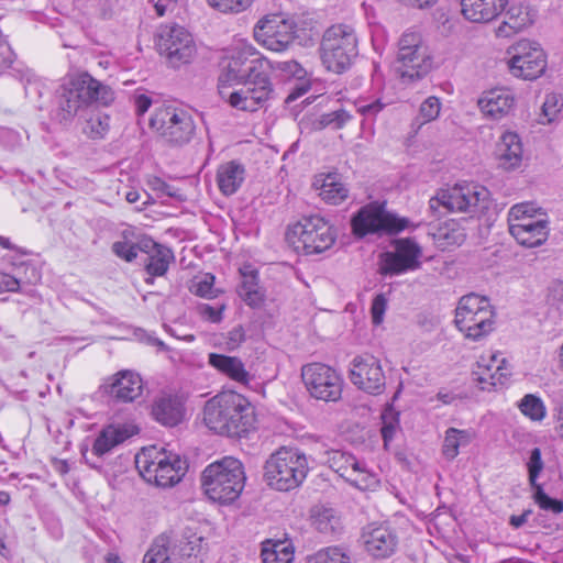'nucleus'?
Returning <instances> with one entry per match:
<instances>
[{"label":"nucleus","mask_w":563,"mask_h":563,"mask_svg":"<svg viewBox=\"0 0 563 563\" xmlns=\"http://www.w3.org/2000/svg\"><path fill=\"white\" fill-rule=\"evenodd\" d=\"M251 56L247 58L245 53L233 56L219 75L218 88L231 107L254 112L267 106L275 89L269 60L255 52Z\"/></svg>","instance_id":"nucleus-1"},{"label":"nucleus","mask_w":563,"mask_h":563,"mask_svg":"<svg viewBox=\"0 0 563 563\" xmlns=\"http://www.w3.org/2000/svg\"><path fill=\"white\" fill-rule=\"evenodd\" d=\"M205 424L216 433L242 437L254 424V411L242 395L229 391L209 399L203 407Z\"/></svg>","instance_id":"nucleus-2"},{"label":"nucleus","mask_w":563,"mask_h":563,"mask_svg":"<svg viewBox=\"0 0 563 563\" xmlns=\"http://www.w3.org/2000/svg\"><path fill=\"white\" fill-rule=\"evenodd\" d=\"M114 100L113 90L91 77L88 73L78 74L64 84L58 92L54 119L63 125L69 124L77 113L90 103L108 106Z\"/></svg>","instance_id":"nucleus-3"},{"label":"nucleus","mask_w":563,"mask_h":563,"mask_svg":"<svg viewBox=\"0 0 563 563\" xmlns=\"http://www.w3.org/2000/svg\"><path fill=\"white\" fill-rule=\"evenodd\" d=\"M245 479L241 461L232 456H224L203 470L201 487L210 500L228 505L240 497Z\"/></svg>","instance_id":"nucleus-4"},{"label":"nucleus","mask_w":563,"mask_h":563,"mask_svg":"<svg viewBox=\"0 0 563 563\" xmlns=\"http://www.w3.org/2000/svg\"><path fill=\"white\" fill-rule=\"evenodd\" d=\"M309 472L308 459L297 448L282 446L264 464V481L279 492L299 487Z\"/></svg>","instance_id":"nucleus-5"},{"label":"nucleus","mask_w":563,"mask_h":563,"mask_svg":"<svg viewBox=\"0 0 563 563\" xmlns=\"http://www.w3.org/2000/svg\"><path fill=\"white\" fill-rule=\"evenodd\" d=\"M489 206L490 192L478 184H457L441 190L429 201L430 210L438 217L442 216L441 208L448 212H464L476 217L485 213Z\"/></svg>","instance_id":"nucleus-6"},{"label":"nucleus","mask_w":563,"mask_h":563,"mask_svg":"<svg viewBox=\"0 0 563 563\" xmlns=\"http://www.w3.org/2000/svg\"><path fill=\"white\" fill-rule=\"evenodd\" d=\"M135 465L140 475L157 487H172L186 473L187 463L177 454H167L155 446L143 449L135 456Z\"/></svg>","instance_id":"nucleus-7"},{"label":"nucleus","mask_w":563,"mask_h":563,"mask_svg":"<svg viewBox=\"0 0 563 563\" xmlns=\"http://www.w3.org/2000/svg\"><path fill=\"white\" fill-rule=\"evenodd\" d=\"M320 57L324 67L335 74L350 68L358 54L357 37L350 25L335 24L328 27L321 38Z\"/></svg>","instance_id":"nucleus-8"},{"label":"nucleus","mask_w":563,"mask_h":563,"mask_svg":"<svg viewBox=\"0 0 563 563\" xmlns=\"http://www.w3.org/2000/svg\"><path fill=\"white\" fill-rule=\"evenodd\" d=\"M495 316L487 297L471 292L460 299L454 322L466 339L479 341L494 330Z\"/></svg>","instance_id":"nucleus-9"},{"label":"nucleus","mask_w":563,"mask_h":563,"mask_svg":"<svg viewBox=\"0 0 563 563\" xmlns=\"http://www.w3.org/2000/svg\"><path fill=\"white\" fill-rule=\"evenodd\" d=\"M432 68V57L419 33L406 31L398 41L395 71L402 84L422 79Z\"/></svg>","instance_id":"nucleus-10"},{"label":"nucleus","mask_w":563,"mask_h":563,"mask_svg":"<svg viewBox=\"0 0 563 563\" xmlns=\"http://www.w3.org/2000/svg\"><path fill=\"white\" fill-rule=\"evenodd\" d=\"M411 221L386 210V202L373 201L363 206L351 219L352 232L356 238L368 234L393 236L408 229Z\"/></svg>","instance_id":"nucleus-11"},{"label":"nucleus","mask_w":563,"mask_h":563,"mask_svg":"<svg viewBox=\"0 0 563 563\" xmlns=\"http://www.w3.org/2000/svg\"><path fill=\"white\" fill-rule=\"evenodd\" d=\"M150 128L165 142L179 146L190 142L196 131L192 115L174 106L155 109L150 118Z\"/></svg>","instance_id":"nucleus-12"},{"label":"nucleus","mask_w":563,"mask_h":563,"mask_svg":"<svg viewBox=\"0 0 563 563\" xmlns=\"http://www.w3.org/2000/svg\"><path fill=\"white\" fill-rule=\"evenodd\" d=\"M156 46L173 67H179L191 60L196 46L191 34L181 25L172 23L159 26Z\"/></svg>","instance_id":"nucleus-13"},{"label":"nucleus","mask_w":563,"mask_h":563,"mask_svg":"<svg viewBox=\"0 0 563 563\" xmlns=\"http://www.w3.org/2000/svg\"><path fill=\"white\" fill-rule=\"evenodd\" d=\"M301 378L311 397L323 401L341 398L343 379L331 366L317 362L303 365Z\"/></svg>","instance_id":"nucleus-14"},{"label":"nucleus","mask_w":563,"mask_h":563,"mask_svg":"<svg viewBox=\"0 0 563 563\" xmlns=\"http://www.w3.org/2000/svg\"><path fill=\"white\" fill-rule=\"evenodd\" d=\"M514 55L508 62L511 74L525 80L540 77L547 68L543 49L534 42L519 41L514 47Z\"/></svg>","instance_id":"nucleus-15"},{"label":"nucleus","mask_w":563,"mask_h":563,"mask_svg":"<svg viewBox=\"0 0 563 563\" xmlns=\"http://www.w3.org/2000/svg\"><path fill=\"white\" fill-rule=\"evenodd\" d=\"M322 462L358 489H368L376 484L375 476L367 471L365 464L347 452L325 450Z\"/></svg>","instance_id":"nucleus-16"},{"label":"nucleus","mask_w":563,"mask_h":563,"mask_svg":"<svg viewBox=\"0 0 563 563\" xmlns=\"http://www.w3.org/2000/svg\"><path fill=\"white\" fill-rule=\"evenodd\" d=\"M295 33V23L279 15L265 16L254 30L257 42L274 52L286 51L292 44Z\"/></svg>","instance_id":"nucleus-17"},{"label":"nucleus","mask_w":563,"mask_h":563,"mask_svg":"<svg viewBox=\"0 0 563 563\" xmlns=\"http://www.w3.org/2000/svg\"><path fill=\"white\" fill-rule=\"evenodd\" d=\"M362 541L366 553L375 560L393 556L399 544V536L388 522H372L362 530Z\"/></svg>","instance_id":"nucleus-18"},{"label":"nucleus","mask_w":563,"mask_h":563,"mask_svg":"<svg viewBox=\"0 0 563 563\" xmlns=\"http://www.w3.org/2000/svg\"><path fill=\"white\" fill-rule=\"evenodd\" d=\"M350 379L358 389L371 395H380L386 386V377L379 360L369 354L353 358Z\"/></svg>","instance_id":"nucleus-19"},{"label":"nucleus","mask_w":563,"mask_h":563,"mask_svg":"<svg viewBox=\"0 0 563 563\" xmlns=\"http://www.w3.org/2000/svg\"><path fill=\"white\" fill-rule=\"evenodd\" d=\"M434 255H423L422 249H395L379 255V274L384 276L400 275L416 271L421 266V260L430 261Z\"/></svg>","instance_id":"nucleus-20"},{"label":"nucleus","mask_w":563,"mask_h":563,"mask_svg":"<svg viewBox=\"0 0 563 563\" xmlns=\"http://www.w3.org/2000/svg\"><path fill=\"white\" fill-rule=\"evenodd\" d=\"M103 391L120 402H133L143 394L141 376L130 369H122L110 376L102 385Z\"/></svg>","instance_id":"nucleus-21"},{"label":"nucleus","mask_w":563,"mask_h":563,"mask_svg":"<svg viewBox=\"0 0 563 563\" xmlns=\"http://www.w3.org/2000/svg\"><path fill=\"white\" fill-rule=\"evenodd\" d=\"M137 433V428L129 423H111L103 427L93 440L91 455L103 457L115 446Z\"/></svg>","instance_id":"nucleus-22"},{"label":"nucleus","mask_w":563,"mask_h":563,"mask_svg":"<svg viewBox=\"0 0 563 563\" xmlns=\"http://www.w3.org/2000/svg\"><path fill=\"white\" fill-rule=\"evenodd\" d=\"M477 104L484 117L501 120L512 111L515 96L507 88H495L483 92Z\"/></svg>","instance_id":"nucleus-23"},{"label":"nucleus","mask_w":563,"mask_h":563,"mask_svg":"<svg viewBox=\"0 0 563 563\" xmlns=\"http://www.w3.org/2000/svg\"><path fill=\"white\" fill-rule=\"evenodd\" d=\"M509 232L521 246H541L549 235L548 218H525L522 223L511 222Z\"/></svg>","instance_id":"nucleus-24"},{"label":"nucleus","mask_w":563,"mask_h":563,"mask_svg":"<svg viewBox=\"0 0 563 563\" xmlns=\"http://www.w3.org/2000/svg\"><path fill=\"white\" fill-rule=\"evenodd\" d=\"M241 282L238 294L241 299L251 308L263 306L266 295L265 289L260 284L258 269L251 263H244L239 267Z\"/></svg>","instance_id":"nucleus-25"},{"label":"nucleus","mask_w":563,"mask_h":563,"mask_svg":"<svg viewBox=\"0 0 563 563\" xmlns=\"http://www.w3.org/2000/svg\"><path fill=\"white\" fill-rule=\"evenodd\" d=\"M534 21V13L527 3H514L505 12L504 21L495 29L497 37H511L530 26Z\"/></svg>","instance_id":"nucleus-26"},{"label":"nucleus","mask_w":563,"mask_h":563,"mask_svg":"<svg viewBox=\"0 0 563 563\" xmlns=\"http://www.w3.org/2000/svg\"><path fill=\"white\" fill-rule=\"evenodd\" d=\"M508 0H462V14L471 22L488 23L506 8Z\"/></svg>","instance_id":"nucleus-27"},{"label":"nucleus","mask_w":563,"mask_h":563,"mask_svg":"<svg viewBox=\"0 0 563 563\" xmlns=\"http://www.w3.org/2000/svg\"><path fill=\"white\" fill-rule=\"evenodd\" d=\"M152 415L161 424L175 427L183 421L185 407L178 396L163 395L154 401Z\"/></svg>","instance_id":"nucleus-28"},{"label":"nucleus","mask_w":563,"mask_h":563,"mask_svg":"<svg viewBox=\"0 0 563 563\" xmlns=\"http://www.w3.org/2000/svg\"><path fill=\"white\" fill-rule=\"evenodd\" d=\"M203 553V538L196 533L186 532L173 541L172 554L180 563H202Z\"/></svg>","instance_id":"nucleus-29"},{"label":"nucleus","mask_w":563,"mask_h":563,"mask_svg":"<svg viewBox=\"0 0 563 563\" xmlns=\"http://www.w3.org/2000/svg\"><path fill=\"white\" fill-rule=\"evenodd\" d=\"M496 155L499 166L506 170L517 168L522 159V145L518 134L506 132L497 144Z\"/></svg>","instance_id":"nucleus-30"},{"label":"nucleus","mask_w":563,"mask_h":563,"mask_svg":"<svg viewBox=\"0 0 563 563\" xmlns=\"http://www.w3.org/2000/svg\"><path fill=\"white\" fill-rule=\"evenodd\" d=\"M245 179L244 166L236 162L230 161L221 164L217 169V184L219 190L224 196L235 194Z\"/></svg>","instance_id":"nucleus-31"},{"label":"nucleus","mask_w":563,"mask_h":563,"mask_svg":"<svg viewBox=\"0 0 563 563\" xmlns=\"http://www.w3.org/2000/svg\"><path fill=\"white\" fill-rule=\"evenodd\" d=\"M209 364L236 383L247 385L251 379L249 372L239 357L210 353Z\"/></svg>","instance_id":"nucleus-32"},{"label":"nucleus","mask_w":563,"mask_h":563,"mask_svg":"<svg viewBox=\"0 0 563 563\" xmlns=\"http://www.w3.org/2000/svg\"><path fill=\"white\" fill-rule=\"evenodd\" d=\"M505 358H499L498 355L494 354L489 360L481 357L477 363V371L474 374L477 376V380L482 384H488L490 386L504 385L507 379L508 372L504 367Z\"/></svg>","instance_id":"nucleus-33"},{"label":"nucleus","mask_w":563,"mask_h":563,"mask_svg":"<svg viewBox=\"0 0 563 563\" xmlns=\"http://www.w3.org/2000/svg\"><path fill=\"white\" fill-rule=\"evenodd\" d=\"M474 438L475 432L472 429L449 428L442 444L443 456L449 461L454 460L460 453V448L467 446Z\"/></svg>","instance_id":"nucleus-34"},{"label":"nucleus","mask_w":563,"mask_h":563,"mask_svg":"<svg viewBox=\"0 0 563 563\" xmlns=\"http://www.w3.org/2000/svg\"><path fill=\"white\" fill-rule=\"evenodd\" d=\"M313 527L322 534L335 537L342 531L341 518L332 508L316 507L311 514Z\"/></svg>","instance_id":"nucleus-35"},{"label":"nucleus","mask_w":563,"mask_h":563,"mask_svg":"<svg viewBox=\"0 0 563 563\" xmlns=\"http://www.w3.org/2000/svg\"><path fill=\"white\" fill-rule=\"evenodd\" d=\"M261 556L263 563H291L294 551L287 542L267 541L263 544Z\"/></svg>","instance_id":"nucleus-36"},{"label":"nucleus","mask_w":563,"mask_h":563,"mask_svg":"<svg viewBox=\"0 0 563 563\" xmlns=\"http://www.w3.org/2000/svg\"><path fill=\"white\" fill-rule=\"evenodd\" d=\"M308 225H310L312 240H316L313 246H320V244H323V246H332L335 243V229L323 218L319 216L309 217Z\"/></svg>","instance_id":"nucleus-37"},{"label":"nucleus","mask_w":563,"mask_h":563,"mask_svg":"<svg viewBox=\"0 0 563 563\" xmlns=\"http://www.w3.org/2000/svg\"><path fill=\"white\" fill-rule=\"evenodd\" d=\"M146 254L145 267L152 276H163L174 260L172 249H150Z\"/></svg>","instance_id":"nucleus-38"},{"label":"nucleus","mask_w":563,"mask_h":563,"mask_svg":"<svg viewBox=\"0 0 563 563\" xmlns=\"http://www.w3.org/2000/svg\"><path fill=\"white\" fill-rule=\"evenodd\" d=\"M121 240L114 242L112 246H162L147 236L143 229L123 224L120 229Z\"/></svg>","instance_id":"nucleus-39"},{"label":"nucleus","mask_w":563,"mask_h":563,"mask_svg":"<svg viewBox=\"0 0 563 563\" xmlns=\"http://www.w3.org/2000/svg\"><path fill=\"white\" fill-rule=\"evenodd\" d=\"M311 236L308 218H305L294 224H289L285 233V239L289 246H295L299 243L302 244V246H313L316 240H312Z\"/></svg>","instance_id":"nucleus-40"},{"label":"nucleus","mask_w":563,"mask_h":563,"mask_svg":"<svg viewBox=\"0 0 563 563\" xmlns=\"http://www.w3.org/2000/svg\"><path fill=\"white\" fill-rule=\"evenodd\" d=\"M319 195L324 201L338 205L347 197V189L336 180L335 176L328 175L323 180Z\"/></svg>","instance_id":"nucleus-41"},{"label":"nucleus","mask_w":563,"mask_h":563,"mask_svg":"<svg viewBox=\"0 0 563 563\" xmlns=\"http://www.w3.org/2000/svg\"><path fill=\"white\" fill-rule=\"evenodd\" d=\"M172 540L167 534L157 537L148 551L145 553L143 563H170L168 547Z\"/></svg>","instance_id":"nucleus-42"},{"label":"nucleus","mask_w":563,"mask_h":563,"mask_svg":"<svg viewBox=\"0 0 563 563\" xmlns=\"http://www.w3.org/2000/svg\"><path fill=\"white\" fill-rule=\"evenodd\" d=\"M110 126L109 115L101 112H92L84 126V133L92 140L102 139Z\"/></svg>","instance_id":"nucleus-43"},{"label":"nucleus","mask_w":563,"mask_h":563,"mask_svg":"<svg viewBox=\"0 0 563 563\" xmlns=\"http://www.w3.org/2000/svg\"><path fill=\"white\" fill-rule=\"evenodd\" d=\"M520 411L532 421H541L545 417L547 410L541 398L528 394L519 402Z\"/></svg>","instance_id":"nucleus-44"},{"label":"nucleus","mask_w":563,"mask_h":563,"mask_svg":"<svg viewBox=\"0 0 563 563\" xmlns=\"http://www.w3.org/2000/svg\"><path fill=\"white\" fill-rule=\"evenodd\" d=\"M509 224L511 222L522 223L525 218L534 219L537 214L547 218V213L542 212L540 207H537L533 202H521L514 205L509 210Z\"/></svg>","instance_id":"nucleus-45"},{"label":"nucleus","mask_w":563,"mask_h":563,"mask_svg":"<svg viewBox=\"0 0 563 563\" xmlns=\"http://www.w3.org/2000/svg\"><path fill=\"white\" fill-rule=\"evenodd\" d=\"M208 5L224 14H238L251 8L254 0H206Z\"/></svg>","instance_id":"nucleus-46"},{"label":"nucleus","mask_w":563,"mask_h":563,"mask_svg":"<svg viewBox=\"0 0 563 563\" xmlns=\"http://www.w3.org/2000/svg\"><path fill=\"white\" fill-rule=\"evenodd\" d=\"M351 115L343 109L321 114L313 123L314 128L322 130L324 128L341 129Z\"/></svg>","instance_id":"nucleus-47"},{"label":"nucleus","mask_w":563,"mask_h":563,"mask_svg":"<svg viewBox=\"0 0 563 563\" xmlns=\"http://www.w3.org/2000/svg\"><path fill=\"white\" fill-rule=\"evenodd\" d=\"M441 110L440 99L437 97L427 98L420 106L419 114L416 118V121L419 123V126L435 120Z\"/></svg>","instance_id":"nucleus-48"},{"label":"nucleus","mask_w":563,"mask_h":563,"mask_svg":"<svg viewBox=\"0 0 563 563\" xmlns=\"http://www.w3.org/2000/svg\"><path fill=\"white\" fill-rule=\"evenodd\" d=\"M316 563H352L351 556L342 548L329 547L314 555Z\"/></svg>","instance_id":"nucleus-49"},{"label":"nucleus","mask_w":563,"mask_h":563,"mask_svg":"<svg viewBox=\"0 0 563 563\" xmlns=\"http://www.w3.org/2000/svg\"><path fill=\"white\" fill-rule=\"evenodd\" d=\"M527 468L530 485L532 487L538 486L539 484L537 481L544 468L541 450L539 448H533L530 451L529 459L527 461Z\"/></svg>","instance_id":"nucleus-50"},{"label":"nucleus","mask_w":563,"mask_h":563,"mask_svg":"<svg viewBox=\"0 0 563 563\" xmlns=\"http://www.w3.org/2000/svg\"><path fill=\"white\" fill-rule=\"evenodd\" d=\"M534 489V501L539 505L541 509L552 511L553 514H561L563 512V501L559 499H553L550 496H548L542 486L538 485L532 487Z\"/></svg>","instance_id":"nucleus-51"},{"label":"nucleus","mask_w":563,"mask_h":563,"mask_svg":"<svg viewBox=\"0 0 563 563\" xmlns=\"http://www.w3.org/2000/svg\"><path fill=\"white\" fill-rule=\"evenodd\" d=\"M382 419H383L382 437L384 439L385 444H387V442L393 440V438L396 433V430L398 427V418H397V415L393 410H386L382 415Z\"/></svg>","instance_id":"nucleus-52"},{"label":"nucleus","mask_w":563,"mask_h":563,"mask_svg":"<svg viewBox=\"0 0 563 563\" xmlns=\"http://www.w3.org/2000/svg\"><path fill=\"white\" fill-rule=\"evenodd\" d=\"M387 308V299L385 295H376L372 301L371 313L374 324H380Z\"/></svg>","instance_id":"nucleus-53"},{"label":"nucleus","mask_w":563,"mask_h":563,"mask_svg":"<svg viewBox=\"0 0 563 563\" xmlns=\"http://www.w3.org/2000/svg\"><path fill=\"white\" fill-rule=\"evenodd\" d=\"M200 316L213 323L220 322L222 320V312L224 310V305L219 307H213L208 303L200 305L198 307Z\"/></svg>","instance_id":"nucleus-54"},{"label":"nucleus","mask_w":563,"mask_h":563,"mask_svg":"<svg viewBox=\"0 0 563 563\" xmlns=\"http://www.w3.org/2000/svg\"><path fill=\"white\" fill-rule=\"evenodd\" d=\"M213 282L214 277L207 274L194 284L192 291L200 297H211Z\"/></svg>","instance_id":"nucleus-55"},{"label":"nucleus","mask_w":563,"mask_h":563,"mask_svg":"<svg viewBox=\"0 0 563 563\" xmlns=\"http://www.w3.org/2000/svg\"><path fill=\"white\" fill-rule=\"evenodd\" d=\"M148 186L152 190L158 192L161 196L177 197L175 188L159 177L151 178L148 180Z\"/></svg>","instance_id":"nucleus-56"},{"label":"nucleus","mask_w":563,"mask_h":563,"mask_svg":"<svg viewBox=\"0 0 563 563\" xmlns=\"http://www.w3.org/2000/svg\"><path fill=\"white\" fill-rule=\"evenodd\" d=\"M276 68L287 73L291 76L297 77L298 79L302 78L306 75V70L301 67L299 63L296 60H286V62H278L276 65Z\"/></svg>","instance_id":"nucleus-57"},{"label":"nucleus","mask_w":563,"mask_h":563,"mask_svg":"<svg viewBox=\"0 0 563 563\" xmlns=\"http://www.w3.org/2000/svg\"><path fill=\"white\" fill-rule=\"evenodd\" d=\"M384 107L385 106L379 100H375L369 103L358 104L357 111L366 118H374L384 109Z\"/></svg>","instance_id":"nucleus-58"},{"label":"nucleus","mask_w":563,"mask_h":563,"mask_svg":"<svg viewBox=\"0 0 563 563\" xmlns=\"http://www.w3.org/2000/svg\"><path fill=\"white\" fill-rule=\"evenodd\" d=\"M245 340V332L241 325L234 327L228 333L227 344L230 349L238 347Z\"/></svg>","instance_id":"nucleus-59"},{"label":"nucleus","mask_w":563,"mask_h":563,"mask_svg":"<svg viewBox=\"0 0 563 563\" xmlns=\"http://www.w3.org/2000/svg\"><path fill=\"white\" fill-rule=\"evenodd\" d=\"M20 283L16 278L9 274L0 273V294L7 291H16Z\"/></svg>","instance_id":"nucleus-60"},{"label":"nucleus","mask_w":563,"mask_h":563,"mask_svg":"<svg viewBox=\"0 0 563 563\" xmlns=\"http://www.w3.org/2000/svg\"><path fill=\"white\" fill-rule=\"evenodd\" d=\"M556 97L554 95L547 96L545 101L542 106V113L547 118L548 122L553 120L558 109H556Z\"/></svg>","instance_id":"nucleus-61"},{"label":"nucleus","mask_w":563,"mask_h":563,"mask_svg":"<svg viewBox=\"0 0 563 563\" xmlns=\"http://www.w3.org/2000/svg\"><path fill=\"white\" fill-rule=\"evenodd\" d=\"M548 296L554 302H563V280H553L549 286Z\"/></svg>","instance_id":"nucleus-62"},{"label":"nucleus","mask_w":563,"mask_h":563,"mask_svg":"<svg viewBox=\"0 0 563 563\" xmlns=\"http://www.w3.org/2000/svg\"><path fill=\"white\" fill-rule=\"evenodd\" d=\"M136 112L139 114L145 113L152 104V100L146 95H139L134 100Z\"/></svg>","instance_id":"nucleus-63"},{"label":"nucleus","mask_w":563,"mask_h":563,"mask_svg":"<svg viewBox=\"0 0 563 563\" xmlns=\"http://www.w3.org/2000/svg\"><path fill=\"white\" fill-rule=\"evenodd\" d=\"M531 514H532V510L531 509H527V510H525L519 516L512 515L509 518L510 526H512L515 529H519L520 527H522L528 521V518H529V516Z\"/></svg>","instance_id":"nucleus-64"}]
</instances>
